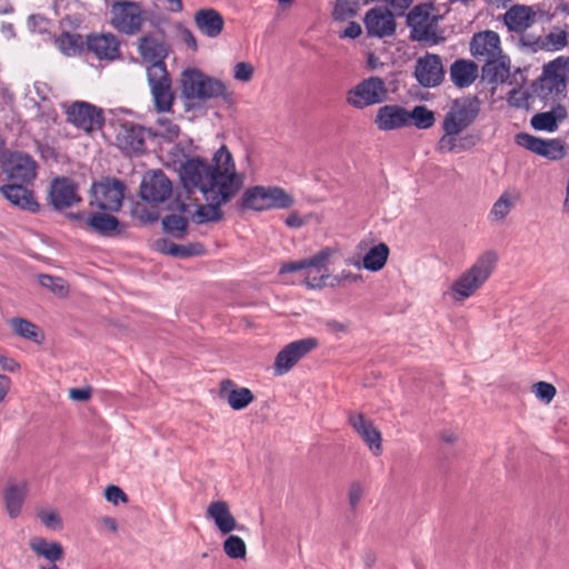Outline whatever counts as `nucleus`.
Wrapping results in <instances>:
<instances>
[{"label": "nucleus", "instance_id": "obj_45", "mask_svg": "<svg viewBox=\"0 0 569 569\" xmlns=\"http://www.w3.org/2000/svg\"><path fill=\"white\" fill-rule=\"evenodd\" d=\"M54 44L66 56H74L80 49L79 37L67 32L56 38Z\"/></svg>", "mask_w": 569, "mask_h": 569}, {"label": "nucleus", "instance_id": "obj_53", "mask_svg": "<svg viewBox=\"0 0 569 569\" xmlns=\"http://www.w3.org/2000/svg\"><path fill=\"white\" fill-rule=\"evenodd\" d=\"M356 14V11L351 8L348 0H337L332 11L335 20L345 21Z\"/></svg>", "mask_w": 569, "mask_h": 569}, {"label": "nucleus", "instance_id": "obj_64", "mask_svg": "<svg viewBox=\"0 0 569 569\" xmlns=\"http://www.w3.org/2000/svg\"><path fill=\"white\" fill-rule=\"evenodd\" d=\"M549 113L555 118V122L558 124L559 121H562L567 118L568 113L565 107L557 106L552 108Z\"/></svg>", "mask_w": 569, "mask_h": 569}, {"label": "nucleus", "instance_id": "obj_23", "mask_svg": "<svg viewBox=\"0 0 569 569\" xmlns=\"http://www.w3.org/2000/svg\"><path fill=\"white\" fill-rule=\"evenodd\" d=\"M375 124L380 131L408 127V110L399 104H386L377 110Z\"/></svg>", "mask_w": 569, "mask_h": 569}, {"label": "nucleus", "instance_id": "obj_13", "mask_svg": "<svg viewBox=\"0 0 569 569\" xmlns=\"http://www.w3.org/2000/svg\"><path fill=\"white\" fill-rule=\"evenodd\" d=\"M86 46L88 52L100 61L112 62L121 57V42L110 32L88 34Z\"/></svg>", "mask_w": 569, "mask_h": 569}, {"label": "nucleus", "instance_id": "obj_36", "mask_svg": "<svg viewBox=\"0 0 569 569\" xmlns=\"http://www.w3.org/2000/svg\"><path fill=\"white\" fill-rule=\"evenodd\" d=\"M482 78L489 83H502L509 77V59L500 53L483 61Z\"/></svg>", "mask_w": 569, "mask_h": 569}, {"label": "nucleus", "instance_id": "obj_4", "mask_svg": "<svg viewBox=\"0 0 569 569\" xmlns=\"http://www.w3.org/2000/svg\"><path fill=\"white\" fill-rule=\"evenodd\" d=\"M333 252L332 249L325 248L308 259L284 263L280 268V273L300 272L307 288L322 289L329 286L328 263Z\"/></svg>", "mask_w": 569, "mask_h": 569}, {"label": "nucleus", "instance_id": "obj_52", "mask_svg": "<svg viewBox=\"0 0 569 569\" xmlns=\"http://www.w3.org/2000/svg\"><path fill=\"white\" fill-rule=\"evenodd\" d=\"M254 73V67L249 62H238L233 67V78L240 82H249Z\"/></svg>", "mask_w": 569, "mask_h": 569}, {"label": "nucleus", "instance_id": "obj_1", "mask_svg": "<svg viewBox=\"0 0 569 569\" xmlns=\"http://www.w3.org/2000/svg\"><path fill=\"white\" fill-rule=\"evenodd\" d=\"M183 188L191 192L199 190L204 198L230 201L243 187L244 176L237 171L231 152L221 146L211 164L199 157L188 158L178 169Z\"/></svg>", "mask_w": 569, "mask_h": 569}, {"label": "nucleus", "instance_id": "obj_61", "mask_svg": "<svg viewBox=\"0 0 569 569\" xmlns=\"http://www.w3.org/2000/svg\"><path fill=\"white\" fill-rule=\"evenodd\" d=\"M69 397L74 401H87L91 397V390L89 388H73L69 390Z\"/></svg>", "mask_w": 569, "mask_h": 569}, {"label": "nucleus", "instance_id": "obj_58", "mask_svg": "<svg viewBox=\"0 0 569 569\" xmlns=\"http://www.w3.org/2000/svg\"><path fill=\"white\" fill-rule=\"evenodd\" d=\"M393 14L402 16L413 0H385Z\"/></svg>", "mask_w": 569, "mask_h": 569}, {"label": "nucleus", "instance_id": "obj_38", "mask_svg": "<svg viewBox=\"0 0 569 569\" xmlns=\"http://www.w3.org/2000/svg\"><path fill=\"white\" fill-rule=\"evenodd\" d=\"M154 248L161 253L172 256V257H179V258H187L191 256H199L202 254L204 249L203 246L200 243H190L187 246L183 244H177L174 242H171L166 239H159L154 242Z\"/></svg>", "mask_w": 569, "mask_h": 569}, {"label": "nucleus", "instance_id": "obj_47", "mask_svg": "<svg viewBox=\"0 0 569 569\" xmlns=\"http://www.w3.org/2000/svg\"><path fill=\"white\" fill-rule=\"evenodd\" d=\"M531 391L538 400L546 405H549L557 393L556 387L546 381H538L533 383Z\"/></svg>", "mask_w": 569, "mask_h": 569}, {"label": "nucleus", "instance_id": "obj_40", "mask_svg": "<svg viewBox=\"0 0 569 569\" xmlns=\"http://www.w3.org/2000/svg\"><path fill=\"white\" fill-rule=\"evenodd\" d=\"M86 226L101 236L110 237L116 233L119 220L107 213H92L86 219Z\"/></svg>", "mask_w": 569, "mask_h": 569}, {"label": "nucleus", "instance_id": "obj_5", "mask_svg": "<svg viewBox=\"0 0 569 569\" xmlns=\"http://www.w3.org/2000/svg\"><path fill=\"white\" fill-rule=\"evenodd\" d=\"M295 204V198L280 187L254 186L244 190L241 207L254 211L271 209H289Z\"/></svg>", "mask_w": 569, "mask_h": 569}, {"label": "nucleus", "instance_id": "obj_16", "mask_svg": "<svg viewBox=\"0 0 569 569\" xmlns=\"http://www.w3.org/2000/svg\"><path fill=\"white\" fill-rule=\"evenodd\" d=\"M208 201L207 204H196V203H187L180 200H177L178 209L184 213L189 214L191 220L197 224L208 223V222H217L222 219L221 206L226 204L228 201H222L219 198L211 199L204 198Z\"/></svg>", "mask_w": 569, "mask_h": 569}, {"label": "nucleus", "instance_id": "obj_2", "mask_svg": "<svg viewBox=\"0 0 569 569\" xmlns=\"http://www.w3.org/2000/svg\"><path fill=\"white\" fill-rule=\"evenodd\" d=\"M480 112L477 97H463L452 101L441 122L442 134L437 142L440 153H460L472 148L476 142L472 136L463 134Z\"/></svg>", "mask_w": 569, "mask_h": 569}, {"label": "nucleus", "instance_id": "obj_60", "mask_svg": "<svg viewBox=\"0 0 569 569\" xmlns=\"http://www.w3.org/2000/svg\"><path fill=\"white\" fill-rule=\"evenodd\" d=\"M361 27L355 21H350L343 31L340 32V38L356 39L361 34Z\"/></svg>", "mask_w": 569, "mask_h": 569}, {"label": "nucleus", "instance_id": "obj_24", "mask_svg": "<svg viewBox=\"0 0 569 569\" xmlns=\"http://www.w3.org/2000/svg\"><path fill=\"white\" fill-rule=\"evenodd\" d=\"M193 22L199 32L210 39L218 38L224 28V19L213 8H202L194 12Z\"/></svg>", "mask_w": 569, "mask_h": 569}, {"label": "nucleus", "instance_id": "obj_26", "mask_svg": "<svg viewBox=\"0 0 569 569\" xmlns=\"http://www.w3.org/2000/svg\"><path fill=\"white\" fill-rule=\"evenodd\" d=\"M117 146L127 154L144 150V130L140 126L122 124L116 137Z\"/></svg>", "mask_w": 569, "mask_h": 569}, {"label": "nucleus", "instance_id": "obj_43", "mask_svg": "<svg viewBox=\"0 0 569 569\" xmlns=\"http://www.w3.org/2000/svg\"><path fill=\"white\" fill-rule=\"evenodd\" d=\"M435 113L426 106H416L408 111V126L413 122L418 129H429L435 124Z\"/></svg>", "mask_w": 569, "mask_h": 569}, {"label": "nucleus", "instance_id": "obj_7", "mask_svg": "<svg viewBox=\"0 0 569 569\" xmlns=\"http://www.w3.org/2000/svg\"><path fill=\"white\" fill-rule=\"evenodd\" d=\"M388 99L386 81L377 76L362 79L346 93L348 106L357 110L383 103Z\"/></svg>", "mask_w": 569, "mask_h": 569}, {"label": "nucleus", "instance_id": "obj_31", "mask_svg": "<svg viewBox=\"0 0 569 569\" xmlns=\"http://www.w3.org/2000/svg\"><path fill=\"white\" fill-rule=\"evenodd\" d=\"M207 518L212 520L218 530L223 535L239 529L237 521L230 512L229 506L226 501H212L207 508Z\"/></svg>", "mask_w": 569, "mask_h": 569}, {"label": "nucleus", "instance_id": "obj_48", "mask_svg": "<svg viewBox=\"0 0 569 569\" xmlns=\"http://www.w3.org/2000/svg\"><path fill=\"white\" fill-rule=\"evenodd\" d=\"M156 122L158 124V134L170 141L179 136V127L167 116H159Z\"/></svg>", "mask_w": 569, "mask_h": 569}, {"label": "nucleus", "instance_id": "obj_19", "mask_svg": "<svg viewBox=\"0 0 569 569\" xmlns=\"http://www.w3.org/2000/svg\"><path fill=\"white\" fill-rule=\"evenodd\" d=\"M49 200L57 210H64L78 203V186L69 178H56L50 184Z\"/></svg>", "mask_w": 569, "mask_h": 569}, {"label": "nucleus", "instance_id": "obj_33", "mask_svg": "<svg viewBox=\"0 0 569 569\" xmlns=\"http://www.w3.org/2000/svg\"><path fill=\"white\" fill-rule=\"evenodd\" d=\"M29 548L34 556L47 562H59L64 555L63 547L59 541L48 540L39 536L30 538Z\"/></svg>", "mask_w": 569, "mask_h": 569}, {"label": "nucleus", "instance_id": "obj_12", "mask_svg": "<svg viewBox=\"0 0 569 569\" xmlns=\"http://www.w3.org/2000/svg\"><path fill=\"white\" fill-rule=\"evenodd\" d=\"M93 203L107 211H118L123 200V184L116 180L106 178L92 184Z\"/></svg>", "mask_w": 569, "mask_h": 569}, {"label": "nucleus", "instance_id": "obj_3", "mask_svg": "<svg viewBox=\"0 0 569 569\" xmlns=\"http://www.w3.org/2000/svg\"><path fill=\"white\" fill-rule=\"evenodd\" d=\"M498 263V254L493 250L482 252L476 261L463 270L445 291L455 303H463L473 297L489 280Z\"/></svg>", "mask_w": 569, "mask_h": 569}, {"label": "nucleus", "instance_id": "obj_50", "mask_svg": "<svg viewBox=\"0 0 569 569\" xmlns=\"http://www.w3.org/2000/svg\"><path fill=\"white\" fill-rule=\"evenodd\" d=\"M531 126L536 130L548 132H553L558 128L557 123L555 122V118L549 113V111L535 114L531 118Z\"/></svg>", "mask_w": 569, "mask_h": 569}, {"label": "nucleus", "instance_id": "obj_35", "mask_svg": "<svg viewBox=\"0 0 569 569\" xmlns=\"http://www.w3.org/2000/svg\"><path fill=\"white\" fill-rule=\"evenodd\" d=\"M478 77V66L465 59L456 60L450 67V79L458 88L471 86Z\"/></svg>", "mask_w": 569, "mask_h": 569}, {"label": "nucleus", "instance_id": "obj_10", "mask_svg": "<svg viewBox=\"0 0 569 569\" xmlns=\"http://www.w3.org/2000/svg\"><path fill=\"white\" fill-rule=\"evenodd\" d=\"M318 347L316 338H305L292 341L283 347L276 356L273 370L276 376L289 372L299 360Z\"/></svg>", "mask_w": 569, "mask_h": 569}, {"label": "nucleus", "instance_id": "obj_18", "mask_svg": "<svg viewBox=\"0 0 569 569\" xmlns=\"http://www.w3.org/2000/svg\"><path fill=\"white\" fill-rule=\"evenodd\" d=\"M67 116L71 123L86 132L99 129L103 123L102 111L88 102L72 103L67 110Z\"/></svg>", "mask_w": 569, "mask_h": 569}, {"label": "nucleus", "instance_id": "obj_27", "mask_svg": "<svg viewBox=\"0 0 569 569\" xmlns=\"http://www.w3.org/2000/svg\"><path fill=\"white\" fill-rule=\"evenodd\" d=\"M569 70V58L559 57L543 68L542 88L561 93L566 88L565 72Z\"/></svg>", "mask_w": 569, "mask_h": 569}, {"label": "nucleus", "instance_id": "obj_55", "mask_svg": "<svg viewBox=\"0 0 569 569\" xmlns=\"http://www.w3.org/2000/svg\"><path fill=\"white\" fill-rule=\"evenodd\" d=\"M39 518L49 529L59 530L62 528V520L56 511H41Z\"/></svg>", "mask_w": 569, "mask_h": 569}, {"label": "nucleus", "instance_id": "obj_20", "mask_svg": "<svg viewBox=\"0 0 569 569\" xmlns=\"http://www.w3.org/2000/svg\"><path fill=\"white\" fill-rule=\"evenodd\" d=\"M348 421L357 435L363 440L373 456L382 452V438L380 431L360 412H351Z\"/></svg>", "mask_w": 569, "mask_h": 569}, {"label": "nucleus", "instance_id": "obj_49", "mask_svg": "<svg viewBox=\"0 0 569 569\" xmlns=\"http://www.w3.org/2000/svg\"><path fill=\"white\" fill-rule=\"evenodd\" d=\"M39 283L43 287L52 291L57 296H64L67 295V287L63 279L58 277H52L49 274H40L39 276Z\"/></svg>", "mask_w": 569, "mask_h": 569}, {"label": "nucleus", "instance_id": "obj_8", "mask_svg": "<svg viewBox=\"0 0 569 569\" xmlns=\"http://www.w3.org/2000/svg\"><path fill=\"white\" fill-rule=\"evenodd\" d=\"M143 21V11L134 1H116L110 7V24L121 33H138Z\"/></svg>", "mask_w": 569, "mask_h": 569}, {"label": "nucleus", "instance_id": "obj_28", "mask_svg": "<svg viewBox=\"0 0 569 569\" xmlns=\"http://www.w3.org/2000/svg\"><path fill=\"white\" fill-rule=\"evenodd\" d=\"M431 4L422 3L408 13V24L420 40L427 39L432 33L435 17L431 16Z\"/></svg>", "mask_w": 569, "mask_h": 569}, {"label": "nucleus", "instance_id": "obj_11", "mask_svg": "<svg viewBox=\"0 0 569 569\" xmlns=\"http://www.w3.org/2000/svg\"><path fill=\"white\" fill-rule=\"evenodd\" d=\"M171 194L172 183L161 170L149 171L143 176L140 184V196L143 200L151 203H162Z\"/></svg>", "mask_w": 569, "mask_h": 569}, {"label": "nucleus", "instance_id": "obj_41", "mask_svg": "<svg viewBox=\"0 0 569 569\" xmlns=\"http://www.w3.org/2000/svg\"><path fill=\"white\" fill-rule=\"evenodd\" d=\"M9 326L13 333L24 340L36 343L42 341V332L37 325L24 318H12L9 320Z\"/></svg>", "mask_w": 569, "mask_h": 569}, {"label": "nucleus", "instance_id": "obj_51", "mask_svg": "<svg viewBox=\"0 0 569 569\" xmlns=\"http://www.w3.org/2000/svg\"><path fill=\"white\" fill-rule=\"evenodd\" d=\"M362 280V276L359 273H353L349 270H341L335 277L330 276L329 287L336 286H346L356 283Z\"/></svg>", "mask_w": 569, "mask_h": 569}, {"label": "nucleus", "instance_id": "obj_6", "mask_svg": "<svg viewBox=\"0 0 569 569\" xmlns=\"http://www.w3.org/2000/svg\"><path fill=\"white\" fill-rule=\"evenodd\" d=\"M181 88L186 98L198 100L219 98L226 92V84L221 80L209 77L196 68L182 72Z\"/></svg>", "mask_w": 569, "mask_h": 569}, {"label": "nucleus", "instance_id": "obj_46", "mask_svg": "<svg viewBox=\"0 0 569 569\" xmlns=\"http://www.w3.org/2000/svg\"><path fill=\"white\" fill-rule=\"evenodd\" d=\"M223 551L229 558L242 559L246 557V543L238 536H229L223 542Z\"/></svg>", "mask_w": 569, "mask_h": 569}, {"label": "nucleus", "instance_id": "obj_37", "mask_svg": "<svg viewBox=\"0 0 569 569\" xmlns=\"http://www.w3.org/2000/svg\"><path fill=\"white\" fill-rule=\"evenodd\" d=\"M519 200V192L506 190L492 204L488 219L491 222H502Z\"/></svg>", "mask_w": 569, "mask_h": 569}, {"label": "nucleus", "instance_id": "obj_39", "mask_svg": "<svg viewBox=\"0 0 569 569\" xmlns=\"http://www.w3.org/2000/svg\"><path fill=\"white\" fill-rule=\"evenodd\" d=\"M389 257V248L386 243L380 242L372 248L363 256L361 264L359 262L356 263L358 268L362 267L363 269L377 272L381 270Z\"/></svg>", "mask_w": 569, "mask_h": 569}, {"label": "nucleus", "instance_id": "obj_30", "mask_svg": "<svg viewBox=\"0 0 569 569\" xmlns=\"http://www.w3.org/2000/svg\"><path fill=\"white\" fill-rule=\"evenodd\" d=\"M1 194L14 207L27 210L29 212H37L39 204L34 200L30 190L21 184L11 183L0 187Z\"/></svg>", "mask_w": 569, "mask_h": 569}, {"label": "nucleus", "instance_id": "obj_44", "mask_svg": "<svg viewBox=\"0 0 569 569\" xmlns=\"http://www.w3.org/2000/svg\"><path fill=\"white\" fill-rule=\"evenodd\" d=\"M164 230L178 239H182L187 232L188 219L183 216L169 214L163 218Z\"/></svg>", "mask_w": 569, "mask_h": 569}, {"label": "nucleus", "instance_id": "obj_63", "mask_svg": "<svg viewBox=\"0 0 569 569\" xmlns=\"http://www.w3.org/2000/svg\"><path fill=\"white\" fill-rule=\"evenodd\" d=\"M0 366L3 370L9 372H14L20 368L19 363L14 359L6 356H0Z\"/></svg>", "mask_w": 569, "mask_h": 569}, {"label": "nucleus", "instance_id": "obj_54", "mask_svg": "<svg viewBox=\"0 0 569 569\" xmlns=\"http://www.w3.org/2000/svg\"><path fill=\"white\" fill-rule=\"evenodd\" d=\"M325 327L327 332L336 336L337 338H340L342 335L349 332L350 321H339L336 319H329L325 322Z\"/></svg>", "mask_w": 569, "mask_h": 569}, {"label": "nucleus", "instance_id": "obj_15", "mask_svg": "<svg viewBox=\"0 0 569 569\" xmlns=\"http://www.w3.org/2000/svg\"><path fill=\"white\" fill-rule=\"evenodd\" d=\"M415 77L425 88L439 86L445 77L441 58L438 54L426 53L416 61Z\"/></svg>", "mask_w": 569, "mask_h": 569}, {"label": "nucleus", "instance_id": "obj_9", "mask_svg": "<svg viewBox=\"0 0 569 569\" xmlns=\"http://www.w3.org/2000/svg\"><path fill=\"white\" fill-rule=\"evenodd\" d=\"M147 76L156 110L159 113L169 112L171 110L174 96L171 90V80L167 68H163L161 64H150L147 69Z\"/></svg>", "mask_w": 569, "mask_h": 569}, {"label": "nucleus", "instance_id": "obj_34", "mask_svg": "<svg viewBox=\"0 0 569 569\" xmlns=\"http://www.w3.org/2000/svg\"><path fill=\"white\" fill-rule=\"evenodd\" d=\"M138 50L144 61L151 64H161L166 68L163 62L168 54V50L162 41L152 37L146 36L139 40Z\"/></svg>", "mask_w": 569, "mask_h": 569}, {"label": "nucleus", "instance_id": "obj_42", "mask_svg": "<svg viewBox=\"0 0 569 569\" xmlns=\"http://www.w3.org/2000/svg\"><path fill=\"white\" fill-rule=\"evenodd\" d=\"M568 44V33L561 29H555L538 42L539 49L546 51H559Z\"/></svg>", "mask_w": 569, "mask_h": 569}, {"label": "nucleus", "instance_id": "obj_25", "mask_svg": "<svg viewBox=\"0 0 569 569\" xmlns=\"http://www.w3.org/2000/svg\"><path fill=\"white\" fill-rule=\"evenodd\" d=\"M29 483L26 479L9 480L3 489V502L10 518L19 517L28 493Z\"/></svg>", "mask_w": 569, "mask_h": 569}, {"label": "nucleus", "instance_id": "obj_56", "mask_svg": "<svg viewBox=\"0 0 569 569\" xmlns=\"http://www.w3.org/2000/svg\"><path fill=\"white\" fill-rule=\"evenodd\" d=\"M365 493V487L360 482H352L349 488L348 499L351 509H356Z\"/></svg>", "mask_w": 569, "mask_h": 569}, {"label": "nucleus", "instance_id": "obj_14", "mask_svg": "<svg viewBox=\"0 0 569 569\" xmlns=\"http://www.w3.org/2000/svg\"><path fill=\"white\" fill-rule=\"evenodd\" d=\"M516 143L548 160L557 161L565 157V146L557 139H540L529 133H518Z\"/></svg>", "mask_w": 569, "mask_h": 569}, {"label": "nucleus", "instance_id": "obj_59", "mask_svg": "<svg viewBox=\"0 0 569 569\" xmlns=\"http://www.w3.org/2000/svg\"><path fill=\"white\" fill-rule=\"evenodd\" d=\"M47 20L40 14H31L28 19V26L32 31L42 32L47 28Z\"/></svg>", "mask_w": 569, "mask_h": 569}, {"label": "nucleus", "instance_id": "obj_29", "mask_svg": "<svg viewBox=\"0 0 569 569\" xmlns=\"http://www.w3.org/2000/svg\"><path fill=\"white\" fill-rule=\"evenodd\" d=\"M536 21V12L531 7L516 4L506 11L503 22L507 28L517 33H521L530 28Z\"/></svg>", "mask_w": 569, "mask_h": 569}, {"label": "nucleus", "instance_id": "obj_17", "mask_svg": "<svg viewBox=\"0 0 569 569\" xmlns=\"http://www.w3.org/2000/svg\"><path fill=\"white\" fill-rule=\"evenodd\" d=\"M36 162L26 153L13 152L4 157L2 170L9 179L28 183L36 178Z\"/></svg>", "mask_w": 569, "mask_h": 569}, {"label": "nucleus", "instance_id": "obj_21", "mask_svg": "<svg viewBox=\"0 0 569 569\" xmlns=\"http://www.w3.org/2000/svg\"><path fill=\"white\" fill-rule=\"evenodd\" d=\"M393 13L388 9H370L365 17V24L370 36L386 37L391 36L396 30Z\"/></svg>", "mask_w": 569, "mask_h": 569}, {"label": "nucleus", "instance_id": "obj_22", "mask_svg": "<svg viewBox=\"0 0 569 569\" xmlns=\"http://www.w3.org/2000/svg\"><path fill=\"white\" fill-rule=\"evenodd\" d=\"M470 51L478 60H487L502 53L500 38L497 32L487 30L475 34L470 42Z\"/></svg>", "mask_w": 569, "mask_h": 569}, {"label": "nucleus", "instance_id": "obj_32", "mask_svg": "<svg viewBox=\"0 0 569 569\" xmlns=\"http://www.w3.org/2000/svg\"><path fill=\"white\" fill-rule=\"evenodd\" d=\"M220 396L227 400L233 410H242L254 399L250 389L236 387L231 380H223L220 386Z\"/></svg>", "mask_w": 569, "mask_h": 569}, {"label": "nucleus", "instance_id": "obj_57", "mask_svg": "<svg viewBox=\"0 0 569 569\" xmlns=\"http://www.w3.org/2000/svg\"><path fill=\"white\" fill-rule=\"evenodd\" d=\"M107 501L118 505L119 501L127 502V496L122 489L117 486H108L104 491Z\"/></svg>", "mask_w": 569, "mask_h": 569}, {"label": "nucleus", "instance_id": "obj_62", "mask_svg": "<svg viewBox=\"0 0 569 569\" xmlns=\"http://www.w3.org/2000/svg\"><path fill=\"white\" fill-rule=\"evenodd\" d=\"M307 222V219L301 217L298 212H291L287 219L286 224L290 228H300Z\"/></svg>", "mask_w": 569, "mask_h": 569}]
</instances>
